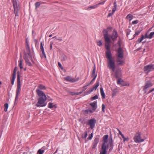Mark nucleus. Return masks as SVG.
<instances>
[{
    "mask_svg": "<svg viewBox=\"0 0 154 154\" xmlns=\"http://www.w3.org/2000/svg\"><path fill=\"white\" fill-rule=\"evenodd\" d=\"M98 98V96L97 95H96L95 96L93 97H91V99L92 100H94L97 99Z\"/></svg>",
    "mask_w": 154,
    "mask_h": 154,
    "instance_id": "40",
    "label": "nucleus"
},
{
    "mask_svg": "<svg viewBox=\"0 0 154 154\" xmlns=\"http://www.w3.org/2000/svg\"><path fill=\"white\" fill-rule=\"evenodd\" d=\"M133 17V15L131 14H128L126 17V18L127 19H129V21H131Z\"/></svg>",
    "mask_w": 154,
    "mask_h": 154,
    "instance_id": "28",
    "label": "nucleus"
},
{
    "mask_svg": "<svg viewBox=\"0 0 154 154\" xmlns=\"http://www.w3.org/2000/svg\"><path fill=\"white\" fill-rule=\"evenodd\" d=\"M118 36V35L116 30L114 29L113 30V32L112 34L111 38L112 41H114L116 40Z\"/></svg>",
    "mask_w": 154,
    "mask_h": 154,
    "instance_id": "13",
    "label": "nucleus"
},
{
    "mask_svg": "<svg viewBox=\"0 0 154 154\" xmlns=\"http://www.w3.org/2000/svg\"><path fill=\"white\" fill-rule=\"evenodd\" d=\"M19 10H14V14H15V16H18V12L19 11Z\"/></svg>",
    "mask_w": 154,
    "mask_h": 154,
    "instance_id": "48",
    "label": "nucleus"
},
{
    "mask_svg": "<svg viewBox=\"0 0 154 154\" xmlns=\"http://www.w3.org/2000/svg\"><path fill=\"white\" fill-rule=\"evenodd\" d=\"M103 35L105 42L106 43H110V39L108 35V33L107 30L106 29H104L103 31Z\"/></svg>",
    "mask_w": 154,
    "mask_h": 154,
    "instance_id": "8",
    "label": "nucleus"
},
{
    "mask_svg": "<svg viewBox=\"0 0 154 154\" xmlns=\"http://www.w3.org/2000/svg\"><path fill=\"white\" fill-rule=\"evenodd\" d=\"M97 45L100 46H102V44L101 42L100 41H99L97 42Z\"/></svg>",
    "mask_w": 154,
    "mask_h": 154,
    "instance_id": "41",
    "label": "nucleus"
},
{
    "mask_svg": "<svg viewBox=\"0 0 154 154\" xmlns=\"http://www.w3.org/2000/svg\"><path fill=\"white\" fill-rule=\"evenodd\" d=\"M106 44L105 46L107 51H106V56L107 59V67L109 69H111L113 72H114L116 67L115 60L112 57V55L110 51V45L109 43Z\"/></svg>",
    "mask_w": 154,
    "mask_h": 154,
    "instance_id": "2",
    "label": "nucleus"
},
{
    "mask_svg": "<svg viewBox=\"0 0 154 154\" xmlns=\"http://www.w3.org/2000/svg\"><path fill=\"white\" fill-rule=\"evenodd\" d=\"M96 78L95 77H94L93 78V79L91 80V82H90V83L89 84H88L87 85L84 86H83V88L86 87L87 86H88L89 85H90L91 84H92V83L93 82H94V81L96 79Z\"/></svg>",
    "mask_w": 154,
    "mask_h": 154,
    "instance_id": "33",
    "label": "nucleus"
},
{
    "mask_svg": "<svg viewBox=\"0 0 154 154\" xmlns=\"http://www.w3.org/2000/svg\"><path fill=\"white\" fill-rule=\"evenodd\" d=\"M24 59L27 65L29 66H32V64L29 62V60L30 59L33 61L32 56L31 53V50L29 45L27 43H26V51L24 52Z\"/></svg>",
    "mask_w": 154,
    "mask_h": 154,
    "instance_id": "3",
    "label": "nucleus"
},
{
    "mask_svg": "<svg viewBox=\"0 0 154 154\" xmlns=\"http://www.w3.org/2000/svg\"><path fill=\"white\" fill-rule=\"evenodd\" d=\"M152 92V91L151 90H149L147 94H149L151 92Z\"/></svg>",
    "mask_w": 154,
    "mask_h": 154,
    "instance_id": "62",
    "label": "nucleus"
},
{
    "mask_svg": "<svg viewBox=\"0 0 154 154\" xmlns=\"http://www.w3.org/2000/svg\"><path fill=\"white\" fill-rule=\"evenodd\" d=\"M97 5H94V6H90V7L88 8H90V9H94L96 8H97Z\"/></svg>",
    "mask_w": 154,
    "mask_h": 154,
    "instance_id": "44",
    "label": "nucleus"
},
{
    "mask_svg": "<svg viewBox=\"0 0 154 154\" xmlns=\"http://www.w3.org/2000/svg\"><path fill=\"white\" fill-rule=\"evenodd\" d=\"M8 106V103H5L4 104V107H5L4 110L5 111V112H6L7 111Z\"/></svg>",
    "mask_w": 154,
    "mask_h": 154,
    "instance_id": "36",
    "label": "nucleus"
},
{
    "mask_svg": "<svg viewBox=\"0 0 154 154\" xmlns=\"http://www.w3.org/2000/svg\"><path fill=\"white\" fill-rule=\"evenodd\" d=\"M64 79L68 82H74L77 81L79 80V77H78L76 79H75L73 78L68 76L65 77Z\"/></svg>",
    "mask_w": 154,
    "mask_h": 154,
    "instance_id": "11",
    "label": "nucleus"
},
{
    "mask_svg": "<svg viewBox=\"0 0 154 154\" xmlns=\"http://www.w3.org/2000/svg\"><path fill=\"white\" fill-rule=\"evenodd\" d=\"M144 69L145 72L148 73L154 69V66L152 64L146 66L144 67Z\"/></svg>",
    "mask_w": 154,
    "mask_h": 154,
    "instance_id": "9",
    "label": "nucleus"
},
{
    "mask_svg": "<svg viewBox=\"0 0 154 154\" xmlns=\"http://www.w3.org/2000/svg\"><path fill=\"white\" fill-rule=\"evenodd\" d=\"M12 2L13 4V6L14 10H19V5L17 4L16 0H12Z\"/></svg>",
    "mask_w": 154,
    "mask_h": 154,
    "instance_id": "14",
    "label": "nucleus"
},
{
    "mask_svg": "<svg viewBox=\"0 0 154 154\" xmlns=\"http://www.w3.org/2000/svg\"><path fill=\"white\" fill-rule=\"evenodd\" d=\"M112 142V137L110 139L108 145L107 146V148H108V146H109L110 147H112L113 146Z\"/></svg>",
    "mask_w": 154,
    "mask_h": 154,
    "instance_id": "22",
    "label": "nucleus"
},
{
    "mask_svg": "<svg viewBox=\"0 0 154 154\" xmlns=\"http://www.w3.org/2000/svg\"><path fill=\"white\" fill-rule=\"evenodd\" d=\"M17 85L16 91V96L15 98V101L18 100V96L20 93L21 91V83H20V77L19 73V72H17Z\"/></svg>",
    "mask_w": 154,
    "mask_h": 154,
    "instance_id": "4",
    "label": "nucleus"
},
{
    "mask_svg": "<svg viewBox=\"0 0 154 154\" xmlns=\"http://www.w3.org/2000/svg\"><path fill=\"white\" fill-rule=\"evenodd\" d=\"M16 70H15V69H14V71H13V73L12 75V76H16Z\"/></svg>",
    "mask_w": 154,
    "mask_h": 154,
    "instance_id": "51",
    "label": "nucleus"
},
{
    "mask_svg": "<svg viewBox=\"0 0 154 154\" xmlns=\"http://www.w3.org/2000/svg\"><path fill=\"white\" fill-rule=\"evenodd\" d=\"M57 40L59 41L60 42H62L63 41V39L62 38V37L59 38H58L57 39Z\"/></svg>",
    "mask_w": 154,
    "mask_h": 154,
    "instance_id": "54",
    "label": "nucleus"
},
{
    "mask_svg": "<svg viewBox=\"0 0 154 154\" xmlns=\"http://www.w3.org/2000/svg\"><path fill=\"white\" fill-rule=\"evenodd\" d=\"M154 35V32H152L150 33L149 35H147V33L145 34V37L146 38H152L153 35Z\"/></svg>",
    "mask_w": 154,
    "mask_h": 154,
    "instance_id": "24",
    "label": "nucleus"
},
{
    "mask_svg": "<svg viewBox=\"0 0 154 154\" xmlns=\"http://www.w3.org/2000/svg\"><path fill=\"white\" fill-rule=\"evenodd\" d=\"M107 149L106 145L102 144L100 154H106L107 152L106 149Z\"/></svg>",
    "mask_w": 154,
    "mask_h": 154,
    "instance_id": "12",
    "label": "nucleus"
},
{
    "mask_svg": "<svg viewBox=\"0 0 154 154\" xmlns=\"http://www.w3.org/2000/svg\"><path fill=\"white\" fill-rule=\"evenodd\" d=\"M108 138V135H104L103 137V140L104 142L102 144H104V145H106V143H107V139Z\"/></svg>",
    "mask_w": 154,
    "mask_h": 154,
    "instance_id": "21",
    "label": "nucleus"
},
{
    "mask_svg": "<svg viewBox=\"0 0 154 154\" xmlns=\"http://www.w3.org/2000/svg\"><path fill=\"white\" fill-rule=\"evenodd\" d=\"M41 3L40 2H36L35 4V8H36L40 5Z\"/></svg>",
    "mask_w": 154,
    "mask_h": 154,
    "instance_id": "37",
    "label": "nucleus"
},
{
    "mask_svg": "<svg viewBox=\"0 0 154 154\" xmlns=\"http://www.w3.org/2000/svg\"><path fill=\"white\" fill-rule=\"evenodd\" d=\"M62 61H64L67 59V57L65 55H63L62 56Z\"/></svg>",
    "mask_w": 154,
    "mask_h": 154,
    "instance_id": "34",
    "label": "nucleus"
},
{
    "mask_svg": "<svg viewBox=\"0 0 154 154\" xmlns=\"http://www.w3.org/2000/svg\"><path fill=\"white\" fill-rule=\"evenodd\" d=\"M15 78L16 76H12V79L11 82V83L12 85H13L14 84Z\"/></svg>",
    "mask_w": 154,
    "mask_h": 154,
    "instance_id": "39",
    "label": "nucleus"
},
{
    "mask_svg": "<svg viewBox=\"0 0 154 154\" xmlns=\"http://www.w3.org/2000/svg\"><path fill=\"white\" fill-rule=\"evenodd\" d=\"M139 22V21L138 20H134L132 22V24H136L138 23Z\"/></svg>",
    "mask_w": 154,
    "mask_h": 154,
    "instance_id": "43",
    "label": "nucleus"
},
{
    "mask_svg": "<svg viewBox=\"0 0 154 154\" xmlns=\"http://www.w3.org/2000/svg\"><path fill=\"white\" fill-rule=\"evenodd\" d=\"M53 103L50 102L48 104V107L49 108H50V109H51V108H52L53 107H54V106H55V105H53Z\"/></svg>",
    "mask_w": 154,
    "mask_h": 154,
    "instance_id": "30",
    "label": "nucleus"
},
{
    "mask_svg": "<svg viewBox=\"0 0 154 154\" xmlns=\"http://www.w3.org/2000/svg\"><path fill=\"white\" fill-rule=\"evenodd\" d=\"M100 90L102 99H105V95L104 93L103 88L101 87L100 88Z\"/></svg>",
    "mask_w": 154,
    "mask_h": 154,
    "instance_id": "19",
    "label": "nucleus"
},
{
    "mask_svg": "<svg viewBox=\"0 0 154 154\" xmlns=\"http://www.w3.org/2000/svg\"><path fill=\"white\" fill-rule=\"evenodd\" d=\"M121 136L123 139L125 137L124 136V135L123 134H122Z\"/></svg>",
    "mask_w": 154,
    "mask_h": 154,
    "instance_id": "64",
    "label": "nucleus"
},
{
    "mask_svg": "<svg viewBox=\"0 0 154 154\" xmlns=\"http://www.w3.org/2000/svg\"><path fill=\"white\" fill-rule=\"evenodd\" d=\"M94 111H93L92 110L90 109L86 110L85 111V112L87 114L89 112L91 113H92Z\"/></svg>",
    "mask_w": 154,
    "mask_h": 154,
    "instance_id": "31",
    "label": "nucleus"
},
{
    "mask_svg": "<svg viewBox=\"0 0 154 154\" xmlns=\"http://www.w3.org/2000/svg\"><path fill=\"white\" fill-rule=\"evenodd\" d=\"M96 123V120L94 118H93L89 120L87 124L90 126V127L91 129L95 127Z\"/></svg>",
    "mask_w": 154,
    "mask_h": 154,
    "instance_id": "7",
    "label": "nucleus"
},
{
    "mask_svg": "<svg viewBox=\"0 0 154 154\" xmlns=\"http://www.w3.org/2000/svg\"><path fill=\"white\" fill-rule=\"evenodd\" d=\"M81 136L82 138L83 139H86L87 136V131H85L84 134H82Z\"/></svg>",
    "mask_w": 154,
    "mask_h": 154,
    "instance_id": "29",
    "label": "nucleus"
},
{
    "mask_svg": "<svg viewBox=\"0 0 154 154\" xmlns=\"http://www.w3.org/2000/svg\"><path fill=\"white\" fill-rule=\"evenodd\" d=\"M122 82H123V81L122 79H121L119 78L118 79L117 81V83L118 84H121L123 86H129L128 84H124L123 85L121 83Z\"/></svg>",
    "mask_w": 154,
    "mask_h": 154,
    "instance_id": "26",
    "label": "nucleus"
},
{
    "mask_svg": "<svg viewBox=\"0 0 154 154\" xmlns=\"http://www.w3.org/2000/svg\"><path fill=\"white\" fill-rule=\"evenodd\" d=\"M118 45H119V48H122L121 47V43H120V41H119L118 42Z\"/></svg>",
    "mask_w": 154,
    "mask_h": 154,
    "instance_id": "58",
    "label": "nucleus"
},
{
    "mask_svg": "<svg viewBox=\"0 0 154 154\" xmlns=\"http://www.w3.org/2000/svg\"><path fill=\"white\" fill-rule=\"evenodd\" d=\"M87 88H86L85 89H84V90H82V91H80V92H79V94H82V92L84 91Z\"/></svg>",
    "mask_w": 154,
    "mask_h": 154,
    "instance_id": "57",
    "label": "nucleus"
},
{
    "mask_svg": "<svg viewBox=\"0 0 154 154\" xmlns=\"http://www.w3.org/2000/svg\"><path fill=\"white\" fill-rule=\"evenodd\" d=\"M153 85L150 81H148L146 82L145 85L143 87V90L145 93H146L148 90V88L152 87Z\"/></svg>",
    "mask_w": 154,
    "mask_h": 154,
    "instance_id": "6",
    "label": "nucleus"
},
{
    "mask_svg": "<svg viewBox=\"0 0 154 154\" xmlns=\"http://www.w3.org/2000/svg\"><path fill=\"white\" fill-rule=\"evenodd\" d=\"M68 94L72 96L75 95V92H69Z\"/></svg>",
    "mask_w": 154,
    "mask_h": 154,
    "instance_id": "50",
    "label": "nucleus"
},
{
    "mask_svg": "<svg viewBox=\"0 0 154 154\" xmlns=\"http://www.w3.org/2000/svg\"><path fill=\"white\" fill-rule=\"evenodd\" d=\"M144 38V36L143 35H141V38H139L138 39V40H137L138 42H139V43H140L143 40V39Z\"/></svg>",
    "mask_w": 154,
    "mask_h": 154,
    "instance_id": "32",
    "label": "nucleus"
},
{
    "mask_svg": "<svg viewBox=\"0 0 154 154\" xmlns=\"http://www.w3.org/2000/svg\"><path fill=\"white\" fill-rule=\"evenodd\" d=\"M95 70H96V68L94 65L93 69L92 71V74H91V76L92 77H95L96 78L97 76V74H95Z\"/></svg>",
    "mask_w": 154,
    "mask_h": 154,
    "instance_id": "25",
    "label": "nucleus"
},
{
    "mask_svg": "<svg viewBox=\"0 0 154 154\" xmlns=\"http://www.w3.org/2000/svg\"><path fill=\"white\" fill-rule=\"evenodd\" d=\"M19 66L20 67V69H21L23 68V66H22V60H19Z\"/></svg>",
    "mask_w": 154,
    "mask_h": 154,
    "instance_id": "35",
    "label": "nucleus"
},
{
    "mask_svg": "<svg viewBox=\"0 0 154 154\" xmlns=\"http://www.w3.org/2000/svg\"><path fill=\"white\" fill-rule=\"evenodd\" d=\"M92 137H93V134L91 133L90 135H89V137H88V139L89 140H91V138H92Z\"/></svg>",
    "mask_w": 154,
    "mask_h": 154,
    "instance_id": "52",
    "label": "nucleus"
},
{
    "mask_svg": "<svg viewBox=\"0 0 154 154\" xmlns=\"http://www.w3.org/2000/svg\"><path fill=\"white\" fill-rule=\"evenodd\" d=\"M40 48L41 51L42 52V58L44 57L45 58H46V55L45 53L43 46L42 42H41Z\"/></svg>",
    "mask_w": 154,
    "mask_h": 154,
    "instance_id": "17",
    "label": "nucleus"
},
{
    "mask_svg": "<svg viewBox=\"0 0 154 154\" xmlns=\"http://www.w3.org/2000/svg\"><path fill=\"white\" fill-rule=\"evenodd\" d=\"M58 65L62 69H63V67L62 66L61 64V63H60V62H58Z\"/></svg>",
    "mask_w": 154,
    "mask_h": 154,
    "instance_id": "49",
    "label": "nucleus"
},
{
    "mask_svg": "<svg viewBox=\"0 0 154 154\" xmlns=\"http://www.w3.org/2000/svg\"><path fill=\"white\" fill-rule=\"evenodd\" d=\"M107 29L108 30H112V28L111 27H108L107 28Z\"/></svg>",
    "mask_w": 154,
    "mask_h": 154,
    "instance_id": "60",
    "label": "nucleus"
},
{
    "mask_svg": "<svg viewBox=\"0 0 154 154\" xmlns=\"http://www.w3.org/2000/svg\"><path fill=\"white\" fill-rule=\"evenodd\" d=\"M97 102L94 101L93 103H90V105L92 107V110L93 111H95L97 108V106H96Z\"/></svg>",
    "mask_w": 154,
    "mask_h": 154,
    "instance_id": "18",
    "label": "nucleus"
},
{
    "mask_svg": "<svg viewBox=\"0 0 154 154\" xmlns=\"http://www.w3.org/2000/svg\"><path fill=\"white\" fill-rule=\"evenodd\" d=\"M99 80H97L96 82V84L95 85V86L96 87V88H97V87L99 86Z\"/></svg>",
    "mask_w": 154,
    "mask_h": 154,
    "instance_id": "46",
    "label": "nucleus"
},
{
    "mask_svg": "<svg viewBox=\"0 0 154 154\" xmlns=\"http://www.w3.org/2000/svg\"><path fill=\"white\" fill-rule=\"evenodd\" d=\"M114 13H113V12H112V13H109L108 15H107V17H108L110 16H111L112 15V14H114Z\"/></svg>",
    "mask_w": 154,
    "mask_h": 154,
    "instance_id": "53",
    "label": "nucleus"
},
{
    "mask_svg": "<svg viewBox=\"0 0 154 154\" xmlns=\"http://www.w3.org/2000/svg\"><path fill=\"white\" fill-rule=\"evenodd\" d=\"M52 45H53V43L51 42V43L50 45V49L51 50H52Z\"/></svg>",
    "mask_w": 154,
    "mask_h": 154,
    "instance_id": "56",
    "label": "nucleus"
},
{
    "mask_svg": "<svg viewBox=\"0 0 154 154\" xmlns=\"http://www.w3.org/2000/svg\"><path fill=\"white\" fill-rule=\"evenodd\" d=\"M123 141L124 142L125 141H128V138H126L125 137L123 139Z\"/></svg>",
    "mask_w": 154,
    "mask_h": 154,
    "instance_id": "55",
    "label": "nucleus"
},
{
    "mask_svg": "<svg viewBox=\"0 0 154 154\" xmlns=\"http://www.w3.org/2000/svg\"><path fill=\"white\" fill-rule=\"evenodd\" d=\"M44 147H42L41 149H39L37 152V154H43L44 152Z\"/></svg>",
    "mask_w": 154,
    "mask_h": 154,
    "instance_id": "27",
    "label": "nucleus"
},
{
    "mask_svg": "<svg viewBox=\"0 0 154 154\" xmlns=\"http://www.w3.org/2000/svg\"><path fill=\"white\" fill-rule=\"evenodd\" d=\"M117 57H120L122 59L124 56V51L122 48H119L117 51Z\"/></svg>",
    "mask_w": 154,
    "mask_h": 154,
    "instance_id": "10",
    "label": "nucleus"
},
{
    "mask_svg": "<svg viewBox=\"0 0 154 154\" xmlns=\"http://www.w3.org/2000/svg\"><path fill=\"white\" fill-rule=\"evenodd\" d=\"M105 106L104 104L102 105V111L103 112H105Z\"/></svg>",
    "mask_w": 154,
    "mask_h": 154,
    "instance_id": "42",
    "label": "nucleus"
},
{
    "mask_svg": "<svg viewBox=\"0 0 154 154\" xmlns=\"http://www.w3.org/2000/svg\"><path fill=\"white\" fill-rule=\"evenodd\" d=\"M121 59L120 57H118L116 60L118 65H122L123 63V61L121 60Z\"/></svg>",
    "mask_w": 154,
    "mask_h": 154,
    "instance_id": "23",
    "label": "nucleus"
},
{
    "mask_svg": "<svg viewBox=\"0 0 154 154\" xmlns=\"http://www.w3.org/2000/svg\"><path fill=\"white\" fill-rule=\"evenodd\" d=\"M134 140V141L136 143H140L143 142L144 140L143 139H141V133L139 131L137 132L135 134Z\"/></svg>",
    "mask_w": 154,
    "mask_h": 154,
    "instance_id": "5",
    "label": "nucleus"
},
{
    "mask_svg": "<svg viewBox=\"0 0 154 154\" xmlns=\"http://www.w3.org/2000/svg\"><path fill=\"white\" fill-rule=\"evenodd\" d=\"M116 8L117 7L116 6V5L114 6L112 9V12H113V13H114V12L116 11Z\"/></svg>",
    "mask_w": 154,
    "mask_h": 154,
    "instance_id": "47",
    "label": "nucleus"
},
{
    "mask_svg": "<svg viewBox=\"0 0 154 154\" xmlns=\"http://www.w3.org/2000/svg\"><path fill=\"white\" fill-rule=\"evenodd\" d=\"M99 138L98 137L96 138L93 143L92 149H95L97 146V145L99 142Z\"/></svg>",
    "mask_w": 154,
    "mask_h": 154,
    "instance_id": "15",
    "label": "nucleus"
},
{
    "mask_svg": "<svg viewBox=\"0 0 154 154\" xmlns=\"http://www.w3.org/2000/svg\"><path fill=\"white\" fill-rule=\"evenodd\" d=\"M117 130L119 132V134L121 135V134H122L121 132L120 131L119 129H117Z\"/></svg>",
    "mask_w": 154,
    "mask_h": 154,
    "instance_id": "59",
    "label": "nucleus"
},
{
    "mask_svg": "<svg viewBox=\"0 0 154 154\" xmlns=\"http://www.w3.org/2000/svg\"><path fill=\"white\" fill-rule=\"evenodd\" d=\"M97 88H96V87H95L94 86L92 88L93 89V90H96Z\"/></svg>",
    "mask_w": 154,
    "mask_h": 154,
    "instance_id": "61",
    "label": "nucleus"
},
{
    "mask_svg": "<svg viewBox=\"0 0 154 154\" xmlns=\"http://www.w3.org/2000/svg\"><path fill=\"white\" fill-rule=\"evenodd\" d=\"M112 97H114L116 96L117 93H118V90L117 88H115L112 90Z\"/></svg>",
    "mask_w": 154,
    "mask_h": 154,
    "instance_id": "20",
    "label": "nucleus"
},
{
    "mask_svg": "<svg viewBox=\"0 0 154 154\" xmlns=\"http://www.w3.org/2000/svg\"><path fill=\"white\" fill-rule=\"evenodd\" d=\"M94 90L92 89V88H91L87 92V94H89L91 93V92H92Z\"/></svg>",
    "mask_w": 154,
    "mask_h": 154,
    "instance_id": "45",
    "label": "nucleus"
},
{
    "mask_svg": "<svg viewBox=\"0 0 154 154\" xmlns=\"http://www.w3.org/2000/svg\"><path fill=\"white\" fill-rule=\"evenodd\" d=\"M115 76L116 79H119L121 76V72L119 69H117L115 73Z\"/></svg>",
    "mask_w": 154,
    "mask_h": 154,
    "instance_id": "16",
    "label": "nucleus"
},
{
    "mask_svg": "<svg viewBox=\"0 0 154 154\" xmlns=\"http://www.w3.org/2000/svg\"><path fill=\"white\" fill-rule=\"evenodd\" d=\"M38 88L36 91V93L39 97L38 99V101L35 104V106L38 107H44L46 105L47 103L45 102L47 100V97L44 93L40 89H45V86L42 85H40L38 87Z\"/></svg>",
    "mask_w": 154,
    "mask_h": 154,
    "instance_id": "1",
    "label": "nucleus"
},
{
    "mask_svg": "<svg viewBox=\"0 0 154 154\" xmlns=\"http://www.w3.org/2000/svg\"><path fill=\"white\" fill-rule=\"evenodd\" d=\"M140 32V30H137L136 31L135 33V34L134 35V37L136 36V35H139Z\"/></svg>",
    "mask_w": 154,
    "mask_h": 154,
    "instance_id": "38",
    "label": "nucleus"
},
{
    "mask_svg": "<svg viewBox=\"0 0 154 154\" xmlns=\"http://www.w3.org/2000/svg\"><path fill=\"white\" fill-rule=\"evenodd\" d=\"M114 6L116 5V6L117 7V5H116V2H114Z\"/></svg>",
    "mask_w": 154,
    "mask_h": 154,
    "instance_id": "63",
    "label": "nucleus"
}]
</instances>
